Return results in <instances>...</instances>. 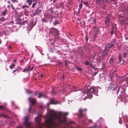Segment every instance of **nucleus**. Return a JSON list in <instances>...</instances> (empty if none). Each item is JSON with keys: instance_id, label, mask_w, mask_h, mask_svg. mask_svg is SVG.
<instances>
[{"instance_id": "f257e3e1", "label": "nucleus", "mask_w": 128, "mask_h": 128, "mask_svg": "<svg viewBox=\"0 0 128 128\" xmlns=\"http://www.w3.org/2000/svg\"><path fill=\"white\" fill-rule=\"evenodd\" d=\"M68 112H60L58 114L52 112L47 118L46 124L47 128H56L66 121V116Z\"/></svg>"}, {"instance_id": "f03ea898", "label": "nucleus", "mask_w": 128, "mask_h": 128, "mask_svg": "<svg viewBox=\"0 0 128 128\" xmlns=\"http://www.w3.org/2000/svg\"><path fill=\"white\" fill-rule=\"evenodd\" d=\"M116 72L115 71H114L111 72L109 75V78L111 79V83L110 84V86L107 89V90L108 91H115L116 93L117 92V94H118L120 91V87H118L117 86H116L114 88V85L115 84L114 80L112 79L114 77L116 76Z\"/></svg>"}, {"instance_id": "7ed1b4c3", "label": "nucleus", "mask_w": 128, "mask_h": 128, "mask_svg": "<svg viewBox=\"0 0 128 128\" xmlns=\"http://www.w3.org/2000/svg\"><path fill=\"white\" fill-rule=\"evenodd\" d=\"M97 90V88L94 87H92L89 89L86 88L83 90L82 92L84 94H86L88 98L90 99L92 97V94H95Z\"/></svg>"}, {"instance_id": "20e7f679", "label": "nucleus", "mask_w": 128, "mask_h": 128, "mask_svg": "<svg viewBox=\"0 0 128 128\" xmlns=\"http://www.w3.org/2000/svg\"><path fill=\"white\" fill-rule=\"evenodd\" d=\"M116 44V43L114 40H112L110 43L108 44L106 46L107 47V51L108 52L110 48L113 47Z\"/></svg>"}, {"instance_id": "39448f33", "label": "nucleus", "mask_w": 128, "mask_h": 128, "mask_svg": "<svg viewBox=\"0 0 128 128\" xmlns=\"http://www.w3.org/2000/svg\"><path fill=\"white\" fill-rule=\"evenodd\" d=\"M118 58L119 60V63H120L121 64H123L125 65L127 64V63L122 59V57L121 54H120L119 55Z\"/></svg>"}, {"instance_id": "423d86ee", "label": "nucleus", "mask_w": 128, "mask_h": 128, "mask_svg": "<svg viewBox=\"0 0 128 128\" xmlns=\"http://www.w3.org/2000/svg\"><path fill=\"white\" fill-rule=\"evenodd\" d=\"M110 17L109 16H107L106 17L105 20V24L106 25V26L107 28L108 27V26L110 24Z\"/></svg>"}, {"instance_id": "0eeeda50", "label": "nucleus", "mask_w": 128, "mask_h": 128, "mask_svg": "<svg viewBox=\"0 0 128 128\" xmlns=\"http://www.w3.org/2000/svg\"><path fill=\"white\" fill-rule=\"evenodd\" d=\"M87 110V109L86 108L83 109L82 108H80L79 109V116L80 118H82L84 115L83 112Z\"/></svg>"}, {"instance_id": "6e6552de", "label": "nucleus", "mask_w": 128, "mask_h": 128, "mask_svg": "<svg viewBox=\"0 0 128 128\" xmlns=\"http://www.w3.org/2000/svg\"><path fill=\"white\" fill-rule=\"evenodd\" d=\"M123 55L124 58L126 59V62L128 63V49H127V51L122 53Z\"/></svg>"}, {"instance_id": "1a4fd4ad", "label": "nucleus", "mask_w": 128, "mask_h": 128, "mask_svg": "<svg viewBox=\"0 0 128 128\" xmlns=\"http://www.w3.org/2000/svg\"><path fill=\"white\" fill-rule=\"evenodd\" d=\"M28 99L29 100L32 104L31 105L32 106L34 105L35 103L36 102V99L34 98H32L30 97L28 98Z\"/></svg>"}, {"instance_id": "9d476101", "label": "nucleus", "mask_w": 128, "mask_h": 128, "mask_svg": "<svg viewBox=\"0 0 128 128\" xmlns=\"http://www.w3.org/2000/svg\"><path fill=\"white\" fill-rule=\"evenodd\" d=\"M116 58L112 56L110 59L109 63L110 64L112 65L115 62Z\"/></svg>"}, {"instance_id": "9b49d317", "label": "nucleus", "mask_w": 128, "mask_h": 128, "mask_svg": "<svg viewBox=\"0 0 128 128\" xmlns=\"http://www.w3.org/2000/svg\"><path fill=\"white\" fill-rule=\"evenodd\" d=\"M51 32L56 34H58V31L56 28H53L51 30Z\"/></svg>"}, {"instance_id": "f8f14e48", "label": "nucleus", "mask_w": 128, "mask_h": 128, "mask_svg": "<svg viewBox=\"0 0 128 128\" xmlns=\"http://www.w3.org/2000/svg\"><path fill=\"white\" fill-rule=\"evenodd\" d=\"M28 118H26L24 121V124L25 125L28 126H29L30 124L31 123L28 122Z\"/></svg>"}, {"instance_id": "ddd939ff", "label": "nucleus", "mask_w": 128, "mask_h": 128, "mask_svg": "<svg viewBox=\"0 0 128 128\" xmlns=\"http://www.w3.org/2000/svg\"><path fill=\"white\" fill-rule=\"evenodd\" d=\"M50 103L51 104H56L60 103L59 102L56 100L54 98H52L51 100Z\"/></svg>"}, {"instance_id": "4468645a", "label": "nucleus", "mask_w": 128, "mask_h": 128, "mask_svg": "<svg viewBox=\"0 0 128 128\" xmlns=\"http://www.w3.org/2000/svg\"><path fill=\"white\" fill-rule=\"evenodd\" d=\"M41 12V10L39 8H37L35 11L34 12L37 15L39 14Z\"/></svg>"}, {"instance_id": "2eb2a0df", "label": "nucleus", "mask_w": 128, "mask_h": 128, "mask_svg": "<svg viewBox=\"0 0 128 128\" xmlns=\"http://www.w3.org/2000/svg\"><path fill=\"white\" fill-rule=\"evenodd\" d=\"M17 68H18L17 69H16L15 70H13L12 72V73H14L16 71H17L18 72L19 71H20L22 69V68H20L19 66H18Z\"/></svg>"}, {"instance_id": "dca6fc26", "label": "nucleus", "mask_w": 128, "mask_h": 128, "mask_svg": "<svg viewBox=\"0 0 128 128\" xmlns=\"http://www.w3.org/2000/svg\"><path fill=\"white\" fill-rule=\"evenodd\" d=\"M107 47H106L104 49V50L103 51V55L104 56H107L108 54V51L106 50Z\"/></svg>"}, {"instance_id": "f3484780", "label": "nucleus", "mask_w": 128, "mask_h": 128, "mask_svg": "<svg viewBox=\"0 0 128 128\" xmlns=\"http://www.w3.org/2000/svg\"><path fill=\"white\" fill-rule=\"evenodd\" d=\"M37 21V20H36V21H35V23L34 24V21L33 20H31L30 21V25L31 26H32V28L34 26H35L36 24V22Z\"/></svg>"}, {"instance_id": "a211bd4d", "label": "nucleus", "mask_w": 128, "mask_h": 128, "mask_svg": "<svg viewBox=\"0 0 128 128\" xmlns=\"http://www.w3.org/2000/svg\"><path fill=\"white\" fill-rule=\"evenodd\" d=\"M27 20H26L21 22H17V23L19 25H24L25 23H27Z\"/></svg>"}, {"instance_id": "6ab92c4d", "label": "nucleus", "mask_w": 128, "mask_h": 128, "mask_svg": "<svg viewBox=\"0 0 128 128\" xmlns=\"http://www.w3.org/2000/svg\"><path fill=\"white\" fill-rule=\"evenodd\" d=\"M49 12H50L52 14H54L56 13L55 11H54L53 10L52 7H51L49 9Z\"/></svg>"}, {"instance_id": "aec40b11", "label": "nucleus", "mask_w": 128, "mask_h": 128, "mask_svg": "<svg viewBox=\"0 0 128 128\" xmlns=\"http://www.w3.org/2000/svg\"><path fill=\"white\" fill-rule=\"evenodd\" d=\"M40 116H38L35 118V120L37 122H39L40 120Z\"/></svg>"}, {"instance_id": "412c9836", "label": "nucleus", "mask_w": 128, "mask_h": 128, "mask_svg": "<svg viewBox=\"0 0 128 128\" xmlns=\"http://www.w3.org/2000/svg\"><path fill=\"white\" fill-rule=\"evenodd\" d=\"M51 94L52 95H54L56 94V93L54 91V88H52V92L51 93Z\"/></svg>"}, {"instance_id": "4be33fe9", "label": "nucleus", "mask_w": 128, "mask_h": 128, "mask_svg": "<svg viewBox=\"0 0 128 128\" xmlns=\"http://www.w3.org/2000/svg\"><path fill=\"white\" fill-rule=\"evenodd\" d=\"M41 21L43 23H45L48 22V21L47 20L44 18H42L41 19Z\"/></svg>"}, {"instance_id": "5701e85b", "label": "nucleus", "mask_w": 128, "mask_h": 128, "mask_svg": "<svg viewBox=\"0 0 128 128\" xmlns=\"http://www.w3.org/2000/svg\"><path fill=\"white\" fill-rule=\"evenodd\" d=\"M118 99H119L121 102H123V98L122 96L121 95L120 96V97L118 98Z\"/></svg>"}, {"instance_id": "b1692460", "label": "nucleus", "mask_w": 128, "mask_h": 128, "mask_svg": "<svg viewBox=\"0 0 128 128\" xmlns=\"http://www.w3.org/2000/svg\"><path fill=\"white\" fill-rule=\"evenodd\" d=\"M96 1V3L97 4H100L102 0H95Z\"/></svg>"}, {"instance_id": "393cba45", "label": "nucleus", "mask_w": 128, "mask_h": 128, "mask_svg": "<svg viewBox=\"0 0 128 128\" xmlns=\"http://www.w3.org/2000/svg\"><path fill=\"white\" fill-rule=\"evenodd\" d=\"M4 117L5 118H6L8 117L7 115H5L4 114H0V117Z\"/></svg>"}, {"instance_id": "a878e982", "label": "nucleus", "mask_w": 128, "mask_h": 128, "mask_svg": "<svg viewBox=\"0 0 128 128\" xmlns=\"http://www.w3.org/2000/svg\"><path fill=\"white\" fill-rule=\"evenodd\" d=\"M15 66V64L14 63H13L10 66L9 68L10 69H12Z\"/></svg>"}, {"instance_id": "bb28decb", "label": "nucleus", "mask_w": 128, "mask_h": 128, "mask_svg": "<svg viewBox=\"0 0 128 128\" xmlns=\"http://www.w3.org/2000/svg\"><path fill=\"white\" fill-rule=\"evenodd\" d=\"M26 2L28 3L29 5H30L32 3L31 0H27Z\"/></svg>"}, {"instance_id": "cd10ccee", "label": "nucleus", "mask_w": 128, "mask_h": 128, "mask_svg": "<svg viewBox=\"0 0 128 128\" xmlns=\"http://www.w3.org/2000/svg\"><path fill=\"white\" fill-rule=\"evenodd\" d=\"M24 14L26 16H28V12L27 10H24Z\"/></svg>"}, {"instance_id": "c85d7f7f", "label": "nucleus", "mask_w": 128, "mask_h": 128, "mask_svg": "<svg viewBox=\"0 0 128 128\" xmlns=\"http://www.w3.org/2000/svg\"><path fill=\"white\" fill-rule=\"evenodd\" d=\"M37 3L36 2L32 4V8H34L35 6H37Z\"/></svg>"}, {"instance_id": "c756f323", "label": "nucleus", "mask_w": 128, "mask_h": 128, "mask_svg": "<svg viewBox=\"0 0 128 128\" xmlns=\"http://www.w3.org/2000/svg\"><path fill=\"white\" fill-rule=\"evenodd\" d=\"M7 12V10L6 9L4 11L2 12V15L4 16L6 14V13Z\"/></svg>"}, {"instance_id": "7c9ffc66", "label": "nucleus", "mask_w": 128, "mask_h": 128, "mask_svg": "<svg viewBox=\"0 0 128 128\" xmlns=\"http://www.w3.org/2000/svg\"><path fill=\"white\" fill-rule=\"evenodd\" d=\"M14 24L13 21H10V22H8V24Z\"/></svg>"}, {"instance_id": "2f4dec72", "label": "nucleus", "mask_w": 128, "mask_h": 128, "mask_svg": "<svg viewBox=\"0 0 128 128\" xmlns=\"http://www.w3.org/2000/svg\"><path fill=\"white\" fill-rule=\"evenodd\" d=\"M114 29V27H112L111 30L112 31L110 32L111 35H112V34H114V31L113 30Z\"/></svg>"}, {"instance_id": "473e14b6", "label": "nucleus", "mask_w": 128, "mask_h": 128, "mask_svg": "<svg viewBox=\"0 0 128 128\" xmlns=\"http://www.w3.org/2000/svg\"><path fill=\"white\" fill-rule=\"evenodd\" d=\"M30 65H29L28 66V67L26 69V71L27 72H28L29 70H30Z\"/></svg>"}, {"instance_id": "72a5a7b5", "label": "nucleus", "mask_w": 128, "mask_h": 128, "mask_svg": "<svg viewBox=\"0 0 128 128\" xmlns=\"http://www.w3.org/2000/svg\"><path fill=\"white\" fill-rule=\"evenodd\" d=\"M43 94L40 92L39 93V94L38 96V98H40L42 96Z\"/></svg>"}, {"instance_id": "f704fd0d", "label": "nucleus", "mask_w": 128, "mask_h": 128, "mask_svg": "<svg viewBox=\"0 0 128 128\" xmlns=\"http://www.w3.org/2000/svg\"><path fill=\"white\" fill-rule=\"evenodd\" d=\"M6 20V19L5 18L3 17H2L0 18V21H1L2 22H3L5 21Z\"/></svg>"}, {"instance_id": "c9c22d12", "label": "nucleus", "mask_w": 128, "mask_h": 128, "mask_svg": "<svg viewBox=\"0 0 128 128\" xmlns=\"http://www.w3.org/2000/svg\"><path fill=\"white\" fill-rule=\"evenodd\" d=\"M79 7L78 8V10H80L82 8V4H80L79 5Z\"/></svg>"}, {"instance_id": "e433bc0d", "label": "nucleus", "mask_w": 128, "mask_h": 128, "mask_svg": "<svg viewBox=\"0 0 128 128\" xmlns=\"http://www.w3.org/2000/svg\"><path fill=\"white\" fill-rule=\"evenodd\" d=\"M98 28L95 29H94V31H93V32H95V33H97L98 32Z\"/></svg>"}, {"instance_id": "4c0bfd02", "label": "nucleus", "mask_w": 128, "mask_h": 128, "mask_svg": "<svg viewBox=\"0 0 128 128\" xmlns=\"http://www.w3.org/2000/svg\"><path fill=\"white\" fill-rule=\"evenodd\" d=\"M88 37L87 35H86L85 37V39L86 40V42H87L88 40Z\"/></svg>"}, {"instance_id": "58836bf2", "label": "nucleus", "mask_w": 128, "mask_h": 128, "mask_svg": "<svg viewBox=\"0 0 128 128\" xmlns=\"http://www.w3.org/2000/svg\"><path fill=\"white\" fill-rule=\"evenodd\" d=\"M36 15L35 12L34 13L30 15V16L31 17H33L34 16Z\"/></svg>"}, {"instance_id": "ea45409f", "label": "nucleus", "mask_w": 128, "mask_h": 128, "mask_svg": "<svg viewBox=\"0 0 128 128\" xmlns=\"http://www.w3.org/2000/svg\"><path fill=\"white\" fill-rule=\"evenodd\" d=\"M84 64L86 65H88L90 64L89 62L87 61H85Z\"/></svg>"}, {"instance_id": "a19ab883", "label": "nucleus", "mask_w": 128, "mask_h": 128, "mask_svg": "<svg viewBox=\"0 0 128 128\" xmlns=\"http://www.w3.org/2000/svg\"><path fill=\"white\" fill-rule=\"evenodd\" d=\"M60 6H64V3L62 2H61L60 3Z\"/></svg>"}, {"instance_id": "79ce46f5", "label": "nucleus", "mask_w": 128, "mask_h": 128, "mask_svg": "<svg viewBox=\"0 0 128 128\" xmlns=\"http://www.w3.org/2000/svg\"><path fill=\"white\" fill-rule=\"evenodd\" d=\"M29 94H31L32 92L29 90H28L26 91Z\"/></svg>"}, {"instance_id": "37998d69", "label": "nucleus", "mask_w": 128, "mask_h": 128, "mask_svg": "<svg viewBox=\"0 0 128 128\" xmlns=\"http://www.w3.org/2000/svg\"><path fill=\"white\" fill-rule=\"evenodd\" d=\"M97 36V33H95V34L94 35V38H96Z\"/></svg>"}, {"instance_id": "c03bdc74", "label": "nucleus", "mask_w": 128, "mask_h": 128, "mask_svg": "<svg viewBox=\"0 0 128 128\" xmlns=\"http://www.w3.org/2000/svg\"><path fill=\"white\" fill-rule=\"evenodd\" d=\"M32 105H30V106L28 110L29 112H30V111L31 110V108H32Z\"/></svg>"}, {"instance_id": "a18cd8bd", "label": "nucleus", "mask_w": 128, "mask_h": 128, "mask_svg": "<svg viewBox=\"0 0 128 128\" xmlns=\"http://www.w3.org/2000/svg\"><path fill=\"white\" fill-rule=\"evenodd\" d=\"M58 23V21L57 20H56L55 22L54 23V24L55 25H56Z\"/></svg>"}, {"instance_id": "49530a36", "label": "nucleus", "mask_w": 128, "mask_h": 128, "mask_svg": "<svg viewBox=\"0 0 128 128\" xmlns=\"http://www.w3.org/2000/svg\"><path fill=\"white\" fill-rule=\"evenodd\" d=\"M84 4L86 5L87 6L88 4V3L84 1Z\"/></svg>"}, {"instance_id": "de8ad7c7", "label": "nucleus", "mask_w": 128, "mask_h": 128, "mask_svg": "<svg viewBox=\"0 0 128 128\" xmlns=\"http://www.w3.org/2000/svg\"><path fill=\"white\" fill-rule=\"evenodd\" d=\"M69 123L70 124H73L74 123V122L72 121H70L69 122Z\"/></svg>"}, {"instance_id": "09e8293b", "label": "nucleus", "mask_w": 128, "mask_h": 128, "mask_svg": "<svg viewBox=\"0 0 128 128\" xmlns=\"http://www.w3.org/2000/svg\"><path fill=\"white\" fill-rule=\"evenodd\" d=\"M76 69L78 70L79 71H82V69L79 68H77Z\"/></svg>"}, {"instance_id": "8fccbe9b", "label": "nucleus", "mask_w": 128, "mask_h": 128, "mask_svg": "<svg viewBox=\"0 0 128 128\" xmlns=\"http://www.w3.org/2000/svg\"><path fill=\"white\" fill-rule=\"evenodd\" d=\"M26 7H28V6H27L24 5V6H22V9H24V8H25Z\"/></svg>"}, {"instance_id": "3c124183", "label": "nucleus", "mask_w": 128, "mask_h": 128, "mask_svg": "<svg viewBox=\"0 0 128 128\" xmlns=\"http://www.w3.org/2000/svg\"><path fill=\"white\" fill-rule=\"evenodd\" d=\"M4 108V106H0V109H1Z\"/></svg>"}, {"instance_id": "603ef678", "label": "nucleus", "mask_w": 128, "mask_h": 128, "mask_svg": "<svg viewBox=\"0 0 128 128\" xmlns=\"http://www.w3.org/2000/svg\"><path fill=\"white\" fill-rule=\"evenodd\" d=\"M58 63L59 65H62L63 64V63L60 62H58Z\"/></svg>"}, {"instance_id": "864d4df0", "label": "nucleus", "mask_w": 128, "mask_h": 128, "mask_svg": "<svg viewBox=\"0 0 128 128\" xmlns=\"http://www.w3.org/2000/svg\"><path fill=\"white\" fill-rule=\"evenodd\" d=\"M31 0L32 2H36L37 1V0Z\"/></svg>"}, {"instance_id": "5fc2aeb1", "label": "nucleus", "mask_w": 128, "mask_h": 128, "mask_svg": "<svg viewBox=\"0 0 128 128\" xmlns=\"http://www.w3.org/2000/svg\"><path fill=\"white\" fill-rule=\"evenodd\" d=\"M13 10H14V11L15 12V13H16V15H17V12L16 10L15 9V8H14V9Z\"/></svg>"}, {"instance_id": "6e6d98bb", "label": "nucleus", "mask_w": 128, "mask_h": 128, "mask_svg": "<svg viewBox=\"0 0 128 128\" xmlns=\"http://www.w3.org/2000/svg\"><path fill=\"white\" fill-rule=\"evenodd\" d=\"M11 1L13 3L15 2H16V0H11Z\"/></svg>"}, {"instance_id": "4d7b16f0", "label": "nucleus", "mask_w": 128, "mask_h": 128, "mask_svg": "<svg viewBox=\"0 0 128 128\" xmlns=\"http://www.w3.org/2000/svg\"><path fill=\"white\" fill-rule=\"evenodd\" d=\"M33 68H34L33 67H32L30 68V71H32V70H33Z\"/></svg>"}, {"instance_id": "13d9d810", "label": "nucleus", "mask_w": 128, "mask_h": 128, "mask_svg": "<svg viewBox=\"0 0 128 128\" xmlns=\"http://www.w3.org/2000/svg\"><path fill=\"white\" fill-rule=\"evenodd\" d=\"M119 122V123L120 124H122V121H121L120 119Z\"/></svg>"}, {"instance_id": "bf43d9fd", "label": "nucleus", "mask_w": 128, "mask_h": 128, "mask_svg": "<svg viewBox=\"0 0 128 128\" xmlns=\"http://www.w3.org/2000/svg\"><path fill=\"white\" fill-rule=\"evenodd\" d=\"M98 28V27H96V26H94V28H93V30H94V29H95L96 28Z\"/></svg>"}, {"instance_id": "052dcab7", "label": "nucleus", "mask_w": 128, "mask_h": 128, "mask_svg": "<svg viewBox=\"0 0 128 128\" xmlns=\"http://www.w3.org/2000/svg\"><path fill=\"white\" fill-rule=\"evenodd\" d=\"M26 71V68H25L23 70H22V72H25Z\"/></svg>"}, {"instance_id": "680f3d73", "label": "nucleus", "mask_w": 128, "mask_h": 128, "mask_svg": "<svg viewBox=\"0 0 128 128\" xmlns=\"http://www.w3.org/2000/svg\"><path fill=\"white\" fill-rule=\"evenodd\" d=\"M11 6L12 7V9H14V7L13 6L12 4H11Z\"/></svg>"}, {"instance_id": "e2e57ef3", "label": "nucleus", "mask_w": 128, "mask_h": 128, "mask_svg": "<svg viewBox=\"0 0 128 128\" xmlns=\"http://www.w3.org/2000/svg\"><path fill=\"white\" fill-rule=\"evenodd\" d=\"M91 66V68H94L92 66V64H89Z\"/></svg>"}, {"instance_id": "0e129e2a", "label": "nucleus", "mask_w": 128, "mask_h": 128, "mask_svg": "<svg viewBox=\"0 0 128 128\" xmlns=\"http://www.w3.org/2000/svg\"><path fill=\"white\" fill-rule=\"evenodd\" d=\"M93 20L94 22V24H96V20H95V19H94V20Z\"/></svg>"}, {"instance_id": "69168bd1", "label": "nucleus", "mask_w": 128, "mask_h": 128, "mask_svg": "<svg viewBox=\"0 0 128 128\" xmlns=\"http://www.w3.org/2000/svg\"><path fill=\"white\" fill-rule=\"evenodd\" d=\"M89 121L90 122H92V121L91 120H89Z\"/></svg>"}, {"instance_id": "338daca9", "label": "nucleus", "mask_w": 128, "mask_h": 128, "mask_svg": "<svg viewBox=\"0 0 128 128\" xmlns=\"http://www.w3.org/2000/svg\"><path fill=\"white\" fill-rule=\"evenodd\" d=\"M7 2L9 4H10V2L9 1H8Z\"/></svg>"}, {"instance_id": "774afa93", "label": "nucleus", "mask_w": 128, "mask_h": 128, "mask_svg": "<svg viewBox=\"0 0 128 128\" xmlns=\"http://www.w3.org/2000/svg\"><path fill=\"white\" fill-rule=\"evenodd\" d=\"M65 65L66 66L67 65V63L66 61V63H65Z\"/></svg>"}]
</instances>
